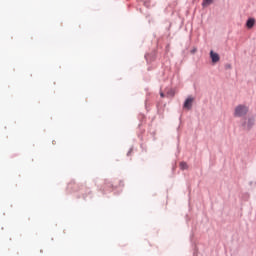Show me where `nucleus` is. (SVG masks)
Masks as SVG:
<instances>
[{
  "mask_svg": "<svg viewBox=\"0 0 256 256\" xmlns=\"http://www.w3.org/2000/svg\"><path fill=\"white\" fill-rule=\"evenodd\" d=\"M249 113L247 105L239 104L234 109V117H245Z\"/></svg>",
  "mask_w": 256,
  "mask_h": 256,
  "instance_id": "obj_1",
  "label": "nucleus"
},
{
  "mask_svg": "<svg viewBox=\"0 0 256 256\" xmlns=\"http://www.w3.org/2000/svg\"><path fill=\"white\" fill-rule=\"evenodd\" d=\"M193 101H195V99L191 96H188L187 99L184 101L183 109L191 111V109H193Z\"/></svg>",
  "mask_w": 256,
  "mask_h": 256,
  "instance_id": "obj_2",
  "label": "nucleus"
},
{
  "mask_svg": "<svg viewBox=\"0 0 256 256\" xmlns=\"http://www.w3.org/2000/svg\"><path fill=\"white\" fill-rule=\"evenodd\" d=\"M210 59L212 61V63H219V61L221 60V57L219 56V54L213 50L210 51Z\"/></svg>",
  "mask_w": 256,
  "mask_h": 256,
  "instance_id": "obj_3",
  "label": "nucleus"
},
{
  "mask_svg": "<svg viewBox=\"0 0 256 256\" xmlns=\"http://www.w3.org/2000/svg\"><path fill=\"white\" fill-rule=\"evenodd\" d=\"M254 125H255V117L248 118V120L246 122L247 131H251V129H253Z\"/></svg>",
  "mask_w": 256,
  "mask_h": 256,
  "instance_id": "obj_4",
  "label": "nucleus"
},
{
  "mask_svg": "<svg viewBox=\"0 0 256 256\" xmlns=\"http://www.w3.org/2000/svg\"><path fill=\"white\" fill-rule=\"evenodd\" d=\"M255 25V19L249 18L246 22V26L248 29H252V27Z\"/></svg>",
  "mask_w": 256,
  "mask_h": 256,
  "instance_id": "obj_5",
  "label": "nucleus"
},
{
  "mask_svg": "<svg viewBox=\"0 0 256 256\" xmlns=\"http://www.w3.org/2000/svg\"><path fill=\"white\" fill-rule=\"evenodd\" d=\"M180 169L182 171H185V169H189V166L186 164V162H181L180 163Z\"/></svg>",
  "mask_w": 256,
  "mask_h": 256,
  "instance_id": "obj_6",
  "label": "nucleus"
},
{
  "mask_svg": "<svg viewBox=\"0 0 256 256\" xmlns=\"http://www.w3.org/2000/svg\"><path fill=\"white\" fill-rule=\"evenodd\" d=\"M213 3V0H203L202 5L204 7H207L208 5H211Z\"/></svg>",
  "mask_w": 256,
  "mask_h": 256,
  "instance_id": "obj_7",
  "label": "nucleus"
},
{
  "mask_svg": "<svg viewBox=\"0 0 256 256\" xmlns=\"http://www.w3.org/2000/svg\"><path fill=\"white\" fill-rule=\"evenodd\" d=\"M170 95L174 96V95H175V93H173V91H172Z\"/></svg>",
  "mask_w": 256,
  "mask_h": 256,
  "instance_id": "obj_8",
  "label": "nucleus"
},
{
  "mask_svg": "<svg viewBox=\"0 0 256 256\" xmlns=\"http://www.w3.org/2000/svg\"><path fill=\"white\" fill-rule=\"evenodd\" d=\"M161 97H165V94L161 93Z\"/></svg>",
  "mask_w": 256,
  "mask_h": 256,
  "instance_id": "obj_9",
  "label": "nucleus"
},
{
  "mask_svg": "<svg viewBox=\"0 0 256 256\" xmlns=\"http://www.w3.org/2000/svg\"><path fill=\"white\" fill-rule=\"evenodd\" d=\"M195 51H197L196 49L192 50V53H195Z\"/></svg>",
  "mask_w": 256,
  "mask_h": 256,
  "instance_id": "obj_10",
  "label": "nucleus"
}]
</instances>
